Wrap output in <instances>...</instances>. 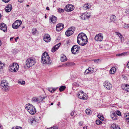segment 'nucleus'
Returning a JSON list of instances; mask_svg holds the SVG:
<instances>
[{
	"label": "nucleus",
	"mask_w": 129,
	"mask_h": 129,
	"mask_svg": "<svg viewBox=\"0 0 129 129\" xmlns=\"http://www.w3.org/2000/svg\"><path fill=\"white\" fill-rule=\"evenodd\" d=\"M88 39L86 34L81 33L79 34L77 36V42L80 45L83 46L87 43Z\"/></svg>",
	"instance_id": "f257e3e1"
},
{
	"label": "nucleus",
	"mask_w": 129,
	"mask_h": 129,
	"mask_svg": "<svg viewBox=\"0 0 129 129\" xmlns=\"http://www.w3.org/2000/svg\"><path fill=\"white\" fill-rule=\"evenodd\" d=\"M19 37H16V39H15V40L16 42H17V39H19Z\"/></svg>",
	"instance_id": "e2e57ef3"
},
{
	"label": "nucleus",
	"mask_w": 129,
	"mask_h": 129,
	"mask_svg": "<svg viewBox=\"0 0 129 129\" xmlns=\"http://www.w3.org/2000/svg\"><path fill=\"white\" fill-rule=\"evenodd\" d=\"M93 72V71L90 68H89L88 69H87L85 72V73L86 74H91Z\"/></svg>",
	"instance_id": "bb28decb"
},
{
	"label": "nucleus",
	"mask_w": 129,
	"mask_h": 129,
	"mask_svg": "<svg viewBox=\"0 0 129 129\" xmlns=\"http://www.w3.org/2000/svg\"><path fill=\"white\" fill-rule=\"evenodd\" d=\"M116 34L119 37L121 35L120 33H116Z\"/></svg>",
	"instance_id": "4d7b16f0"
},
{
	"label": "nucleus",
	"mask_w": 129,
	"mask_h": 129,
	"mask_svg": "<svg viewBox=\"0 0 129 129\" xmlns=\"http://www.w3.org/2000/svg\"><path fill=\"white\" fill-rule=\"evenodd\" d=\"M91 6L88 4H85L83 6V8L84 10H86L91 8Z\"/></svg>",
	"instance_id": "393cba45"
},
{
	"label": "nucleus",
	"mask_w": 129,
	"mask_h": 129,
	"mask_svg": "<svg viewBox=\"0 0 129 129\" xmlns=\"http://www.w3.org/2000/svg\"><path fill=\"white\" fill-rule=\"evenodd\" d=\"M25 108L27 111L31 114H34L36 112V110L34 107L29 104L26 105Z\"/></svg>",
	"instance_id": "20e7f679"
},
{
	"label": "nucleus",
	"mask_w": 129,
	"mask_h": 129,
	"mask_svg": "<svg viewBox=\"0 0 129 129\" xmlns=\"http://www.w3.org/2000/svg\"><path fill=\"white\" fill-rule=\"evenodd\" d=\"M116 17L114 15H112L110 17V20L111 22H114L116 20Z\"/></svg>",
	"instance_id": "a878e982"
},
{
	"label": "nucleus",
	"mask_w": 129,
	"mask_h": 129,
	"mask_svg": "<svg viewBox=\"0 0 129 129\" xmlns=\"http://www.w3.org/2000/svg\"><path fill=\"white\" fill-rule=\"evenodd\" d=\"M8 84V82L6 80H3L1 81V85L3 87L2 89L3 90L6 91L9 90V87Z\"/></svg>",
	"instance_id": "423d86ee"
},
{
	"label": "nucleus",
	"mask_w": 129,
	"mask_h": 129,
	"mask_svg": "<svg viewBox=\"0 0 129 129\" xmlns=\"http://www.w3.org/2000/svg\"><path fill=\"white\" fill-rule=\"evenodd\" d=\"M116 114L117 115L119 116H121V113L120 111L119 110L116 111Z\"/></svg>",
	"instance_id": "58836bf2"
},
{
	"label": "nucleus",
	"mask_w": 129,
	"mask_h": 129,
	"mask_svg": "<svg viewBox=\"0 0 129 129\" xmlns=\"http://www.w3.org/2000/svg\"><path fill=\"white\" fill-rule=\"evenodd\" d=\"M91 110L90 109H87L86 110L85 112L88 115H90L91 114Z\"/></svg>",
	"instance_id": "2f4dec72"
},
{
	"label": "nucleus",
	"mask_w": 129,
	"mask_h": 129,
	"mask_svg": "<svg viewBox=\"0 0 129 129\" xmlns=\"http://www.w3.org/2000/svg\"><path fill=\"white\" fill-rule=\"evenodd\" d=\"M41 62L43 64L49 65H51L52 64L49 55L47 52H45L43 54Z\"/></svg>",
	"instance_id": "f03ea898"
},
{
	"label": "nucleus",
	"mask_w": 129,
	"mask_h": 129,
	"mask_svg": "<svg viewBox=\"0 0 129 129\" xmlns=\"http://www.w3.org/2000/svg\"><path fill=\"white\" fill-rule=\"evenodd\" d=\"M64 11V9H62L59 8L58 9V12L60 13H61L62 12H63Z\"/></svg>",
	"instance_id": "a19ab883"
},
{
	"label": "nucleus",
	"mask_w": 129,
	"mask_h": 129,
	"mask_svg": "<svg viewBox=\"0 0 129 129\" xmlns=\"http://www.w3.org/2000/svg\"><path fill=\"white\" fill-rule=\"evenodd\" d=\"M12 129H22V128L21 126H16L13 127Z\"/></svg>",
	"instance_id": "f704fd0d"
},
{
	"label": "nucleus",
	"mask_w": 129,
	"mask_h": 129,
	"mask_svg": "<svg viewBox=\"0 0 129 129\" xmlns=\"http://www.w3.org/2000/svg\"><path fill=\"white\" fill-rule=\"evenodd\" d=\"M48 90L51 92H52V90L51 88H48Z\"/></svg>",
	"instance_id": "864d4df0"
},
{
	"label": "nucleus",
	"mask_w": 129,
	"mask_h": 129,
	"mask_svg": "<svg viewBox=\"0 0 129 129\" xmlns=\"http://www.w3.org/2000/svg\"><path fill=\"white\" fill-rule=\"evenodd\" d=\"M13 37H12V38H10V41H11V40H12V39H13Z\"/></svg>",
	"instance_id": "338daca9"
},
{
	"label": "nucleus",
	"mask_w": 129,
	"mask_h": 129,
	"mask_svg": "<svg viewBox=\"0 0 129 129\" xmlns=\"http://www.w3.org/2000/svg\"><path fill=\"white\" fill-rule=\"evenodd\" d=\"M2 44V43L1 41L0 40V47L1 46Z\"/></svg>",
	"instance_id": "69168bd1"
},
{
	"label": "nucleus",
	"mask_w": 129,
	"mask_h": 129,
	"mask_svg": "<svg viewBox=\"0 0 129 129\" xmlns=\"http://www.w3.org/2000/svg\"><path fill=\"white\" fill-rule=\"evenodd\" d=\"M97 117L102 120H104V117L103 115H97Z\"/></svg>",
	"instance_id": "72a5a7b5"
},
{
	"label": "nucleus",
	"mask_w": 129,
	"mask_h": 129,
	"mask_svg": "<svg viewBox=\"0 0 129 129\" xmlns=\"http://www.w3.org/2000/svg\"><path fill=\"white\" fill-rule=\"evenodd\" d=\"M36 122V120L34 119H32L31 120L30 122L31 124L33 123H35Z\"/></svg>",
	"instance_id": "37998d69"
},
{
	"label": "nucleus",
	"mask_w": 129,
	"mask_h": 129,
	"mask_svg": "<svg viewBox=\"0 0 129 129\" xmlns=\"http://www.w3.org/2000/svg\"><path fill=\"white\" fill-rule=\"evenodd\" d=\"M43 39L46 42L48 43L50 42L51 40V38L50 35L48 34L45 35L44 36Z\"/></svg>",
	"instance_id": "4468645a"
},
{
	"label": "nucleus",
	"mask_w": 129,
	"mask_h": 129,
	"mask_svg": "<svg viewBox=\"0 0 129 129\" xmlns=\"http://www.w3.org/2000/svg\"><path fill=\"white\" fill-rule=\"evenodd\" d=\"M32 101L34 102H37V103H40L41 102V100L40 98V96L38 98L34 97L32 98Z\"/></svg>",
	"instance_id": "6ab92c4d"
},
{
	"label": "nucleus",
	"mask_w": 129,
	"mask_h": 129,
	"mask_svg": "<svg viewBox=\"0 0 129 129\" xmlns=\"http://www.w3.org/2000/svg\"><path fill=\"white\" fill-rule=\"evenodd\" d=\"M75 112L74 111H72L71 113V116H73L74 115Z\"/></svg>",
	"instance_id": "5fc2aeb1"
},
{
	"label": "nucleus",
	"mask_w": 129,
	"mask_h": 129,
	"mask_svg": "<svg viewBox=\"0 0 129 129\" xmlns=\"http://www.w3.org/2000/svg\"><path fill=\"white\" fill-rule=\"evenodd\" d=\"M127 67L129 69V61L128 62L127 64Z\"/></svg>",
	"instance_id": "680f3d73"
},
{
	"label": "nucleus",
	"mask_w": 129,
	"mask_h": 129,
	"mask_svg": "<svg viewBox=\"0 0 129 129\" xmlns=\"http://www.w3.org/2000/svg\"><path fill=\"white\" fill-rule=\"evenodd\" d=\"M46 97V96L45 97L44 96L43 97H41V96H40V98L41 99V102L42 101H43L44 99Z\"/></svg>",
	"instance_id": "de8ad7c7"
},
{
	"label": "nucleus",
	"mask_w": 129,
	"mask_h": 129,
	"mask_svg": "<svg viewBox=\"0 0 129 129\" xmlns=\"http://www.w3.org/2000/svg\"><path fill=\"white\" fill-rule=\"evenodd\" d=\"M128 53H129V52H125L117 54H116V56L119 57L127 55Z\"/></svg>",
	"instance_id": "4be33fe9"
},
{
	"label": "nucleus",
	"mask_w": 129,
	"mask_h": 129,
	"mask_svg": "<svg viewBox=\"0 0 129 129\" xmlns=\"http://www.w3.org/2000/svg\"><path fill=\"white\" fill-rule=\"evenodd\" d=\"M116 68L114 67H112L110 71V73L111 74L115 73L116 72Z\"/></svg>",
	"instance_id": "cd10ccee"
},
{
	"label": "nucleus",
	"mask_w": 129,
	"mask_h": 129,
	"mask_svg": "<svg viewBox=\"0 0 129 129\" xmlns=\"http://www.w3.org/2000/svg\"><path fill=\"white\" fill-rule=\"evenodd\" d=\"M83 123V122L80 121L79 122V124L80 126H81L82 125Z\"/></svg>",
	"instance_id": "3c124183"
},
{
	"label": "nucleus",
	"mask_w": 129,
	"mask_h": 129,
	"mask_svg": "<svg viewBox=\"0 0 129 129\" xmlns=\"http://www.w3.org/2000/svg\"><path fill=\"white\" fill-rule=\"evenodd\" d=\"M119 37L120 38V39H121V41H122V40H123V37L121 35Z\"/></svg>",
	"instance_id": "8fccbe9b"
},
{
	"label": "nucleus",
	"mask_w": 129,
	"mask_h": 129,
	"mask_svg": "<svg viewBox=\"0 0 129 129\" xmlns=\"http://www.w3.org/2000/svg\"><path fill=\"white\" fill-rule=\"evenodd\" d=\"M36 59L30 57L27 59L25 62V64L28 68L34 66L36 62Z\"/></svg>",
	"instance_id": "39448f33"
},
{
	"label": "nucleus",
	"mask_w": 129,
	"mask_h": 129,
	"mask_svg": "<svg viewBox=\"0 0 129 129\" xmlns=\"http://www.w3.org/2000/svg\"><path fill=\"white\" fill-rule=\"evenodd\" d=\"M46 9L47 10H50V9L49 7H47L46 8Z\"/></svg>",
	"instance_id": "0e129e2a"
},
{
	"label": "nucleus",
	"mask_w": 129,
	"mask_h": 129,
	"mask_svg": "<svg viewBox=\"0 0 129 129\" xmlns=\"http://www.w3.org/2000/svg\"><path fill=\"white\" fill-rule=\"evenodd\" d=\"M47 129H58V127L57 126H54L51 128H50Z\"/></svg>",
	"instance_id": "49530a36"
},
{
	"label": "nucleus",
	"mask_w": 129,
	"mask_h": 129,
	"mask_svg": "<svg viewBox=\"0 0 129 129\" xmlns=\"http://www.w3.org/2000/svg\"><path fill=\"white\" fill-rule=\"evenodd\" d=\"M103 38V34L102 33H100L95 35L94 39L96 41L101 42L102 41Z\"/></svg>",
	"instance_id": "6e6552de"
},
{
	"label": "nucleus",
	"mask_w": 129,
	"mask_h": 129,
	"mask_svg": "<svg viewBox=\"0 0 129 129\" xmlns=\"http://www.w3.org/2000/svg\"><path fill=\"white\" fill-rule=\"evenodd\" d=\"M125 12L126 14L129 15V9H126L125 10Z\"/></svg>",
	"instance_id": "ea45409f"
},
{
	"label": "nucleus",
	"mask_w": 129,
	"mask_h": 129,
	"mask_svg": "<svg viewBox=\"0 0 129 129\" xmlns=\"http://www.w3.org/2000/svg\"><path fill=\"white\" fill-rule=\"evenodd\" d=\"M12 9V6L11 5L7 6L6 8L5 11L7 12H10Z\"/></svg>",
	"instance_id": "412c9836"
},
{
	"label": "nucleus",
	"mask_w": 129,
	"mask_h": 129,
	"mask_svg": "<svg viewBox=\"0 0 129 129\" xmlns=\"http://www.w3.org/2000/svg\"><path fill=\"white\" fill-rule=\"evenodd\" d=\"M63 24L60 23L57 24L56 27V30L57 31L61 30L63 28Z\"/></svg>",
	"instance_id": "dca6fc26"
},
{
	"label": "nucleus",
	"mask_w": 129,
	"mask_h": 129,
	"mask_svg": "<svg viewBox=\"0 0 129 129\" xmlns=\"http://www.w3.org/2000/svg\"><path fill=\"white\" fill-rule=\"evenodd\" d=\"M74 8V6L72 5H68L64 8L65 10L67 12H70L73 11Z\"/></svg>",
	"instance_id": "ddd939ff"
},
{
	"label": "nucleus",
	"mask_w": 129,
	"mask_h": 129,
	"mask_svg": "<svg viewBox=\"0 0 129 129\" xmlns=\"http://www.w3.org/2000/svg\"><path fill=\"white\" fill-rule=\"evenodd\" d=\"M124 117L126 119V118H129V113L125 114Z\"/></svg>",
	"instance_id": "a18cd8bd"
},
{
	"label": "nucleus",
	"mask_w": 129,
	"mask_h": 129,
	"mask_svg": "<svg viewBox=\"0 0 129 129\" xmlns=\"http://www.w3.org/2000/svg\"><path fill=\"white\" fill-rule=\"evenodd\" d=\"M0 29L3 30L4 32L7 31V28L6 25L4 23H2L0 25Z\"/></svg>",
	"instance_id": "2eb2a0df"
},
{
	"label": "nucleus",
	"mask_w": 129,
	"mask_h": 129,
	"mask_svg": "<svg viewBox=\"0 0 129 129\" xmlns=\"http://www.w3.org/2000/svg\"><path fill=\"white\" fill-rule=\"evenodd\" d=\"M101 60V59H98L93 60L94 62L96 63H98L99 62H100Z\"/></svg>",
	"instance_id": "c9c22d12"
},
{
	"label": "nucleus",
	"mask_w": 129,
	"mask_h": 129,
	"mask_svg": "<svg viewBox=\"0 0 129 129\" xmlns=\"http://www.w3.org/2000/svg\"><path fill=\"white\" fill-rule=\"evenodd\" d=\"M124 28H129V25L127 24H125L124 26Z\"/></svg>",
	"instance_id": "c03bdc74"
},
{
	"label": "nucleus",
	"mask_w": 129,
	"mask_h": 129,
	"mask_svg": "<svg viewBox=\"0 0 129 129\" xmlns=\"http://www.w3.org/2000/svg\"><path fill=\"white\" fill-rule=\"evenodd\" d=\"M11 0H2V1L6 3H7L9 2Z\"/></svg>",
	"instance_id": "09e8293b"
},
{
	"label": "nucleus",
	"mask_w": 129,
	"mask_h": 129,
	"mask_svg": "<svg viewBox=\"0 0 129 129\" xmlns=\"http://www.w3.org/2000/svg\"><path fill=\"white\" fill-rule=\"evenodd\" d=\"M103 85L104 87L108 90L110 89L112 87V85L107 81H105L103 83Z\"/></svg>",
	"instance_id": "9d476101"
},
{
	"label": "nucleus",
	"mask_w": 129,
	"mask_h": 129,
	"mask_svg": "<svg viewBox=\"0 0 129 129\" xmlns=\"http://www.w3.org/2000/svg\"><path fill=\"white\" fill-rule=\"evenodd\" d=\"M18 83L19 84L24 85L25 84V82L22 80H19L18 81Z\"/></svg>",
	"instance_id": "7c9ffc66"
},
{
	"label": "nucleus",
	"mask_w": 129,
	"mask_h": 129,
	"mask_svg": "<svg viewBox=\"0 0 129 129\" xmlns=\"http://www.w3.org/2000/svg\"><path fill=\"white\" fill-rule=\"evenodd\" d=\"M0 129H3V126L0 124Z\"/></svg>",
	"instance_id": "052dcab7"
},
{
	"label": "nucleus",
	"mask_w": 129,
	"mask_h": 129,
	"mask_svg": "<svg viewBox=\"0 0 129 129\" xmlns=\"http://www.w3.org/2000/svg\"><path fill=\"white\" fill-rule=\"evenodd\" d=\"M90 16V15H88V13H86L83 14V15H81V18H83V19L85 20L86 18H89Z\"/></svg>",
	"instance_id": "5701e85b"
},
{
	"label": "nucleus",
	"mask_w": 129,
	"mask_h": 129,
	"mask_svg": "<svg viewBox=\"0 0 129 129\" xmlns=\"http://www.w3.org/2000/svg\"><path fill=\"white\" fill-rule=\"evenodd\" d=\"M122 89L125 91L129 92V85L126 84L123 85L122 86Z\"/></svg>",
	"instance_id": "aec40b11"
},
{
	"label": "nucleus",
	"mask_w": 129,
	"mask_h": 129,
	"mask_svg": "<svg viewBox=\"0 0 129 129\" xmlns=\"http://www.w3.org/2000/svg\"><path fill=\"white\" fill-rule=\"evenodd\" d=\"M96 124L98 125L101 124L102 123V122L100 120H96Z\"/></svg>",
	"instance_id": "4c0bfd02"
},
{
	"label": "nucleus",
	"mask_w": 129,
	"mask_h": 129,
	"mask_svg": "<svg viewBox=\"0 0 129 129\" xmlns=\"http://www.w3.org/2000/svg\"><path fill=\"white\" fill-rule=\"evenodd\" d=\"M32 32L33 34H35L37 32V29L35 28H33L32 29Z\"/></svg>",
	"instance_id": "e433bc0d"
},
{
	"label": "nucleus",
	"mask_w": 129,
	"mask_h": 129,
	"mask_svg": "<svg viewBox=\"0 0 129 129\" xmlns=\"http://www.w3.org/2000/svg\"><path fill=\"white\" fill-rule=\"evenodd\" d=\"M111 117L112 119L113 120H115L117 119V118L116 115L115 114V113L114 112H113L112 114L111 115Z\"/></svg>",
	"instance_id": "c756f323"
},
{
	"label": "nucleus",
	"mask_w": 129,
	"mask_h": 129,
	"mask_svg": "<svg viewBox=\"0 0 129 129\" xmlns=\"http://www.w3.org/2000/svg\"><path fill=\"white\" fill-rule=\"evenodd\" d=\"M50 20L53 23H55L57 21V18L53 16H52L50 18Z\"/></svg>",
	"instance_id": "a211bd4d"
},
{
	"label": "nucleus",
	"mask_w": 129,
	"mask_h": 129,
	"mask_svg": "<svg viewBox=\"0 0 129 129\" xmlns=\"http://www.w3.org/2000/svg\"><path fill=\"white\" fill-rule=\"evenodd\" d=\"M22 23V21L20 20L16 21L12 24V27L14 29H17L21 25Z\"/></svg>",
	"instance_id": "1a4fd4ad"
},
{
	"label": "nucleus",
	"mask_w": 129,
	"mask_h": 129,
	"mask_svg": "<svg viewBox=\"0 0 129 129\" xmlns=\"http://www.w3.org/2000/svg\"><path fill=\"white\" fill-rule=\"evenodd\" d=\"M88 126H85L83 127V129H87V127Z\"/></svg>",
	"instance_id": "13d9d810"
},
{
	"label": "nucleus",
	"mask_w": 129,
	"mask_h": 129,
	"mask_svg": "<svg viewBox=\"0 0 129 129\" xmlns=\"http://www.w3.org/2000/svg\"><path fill=\"white\" fill-rule=\"evenodd\" d=\"M75 30V28L73 27H70L66 32L65 34L68 36H69L73 34Z\"/></svg>",
	"instance_id": "9b49d317"
},
{
	"label": "nucleus",
	"mask_w": 129,
	"mask_h": 129,
	"mask_svg": "<svg viewBox=\"0 0 129 129\" xmlns=\"http://www.w3.org/2000/svg\"><path fill=\"white\" fill-rule=\"evenodd\" d=\"M57 88H52V92H54L55 91Z\"/></svg>",
	"instance_id": "603ef678"
},
{
	"label": "nucleus",
	"mask_w": 129,
	"mask_h": 129,
	"mask_svg": "<svg viewBox=\"0 0 129 129\" xmlns=\"http://www.w3.org/2000/svg\"><path fill=\"white\" fill-rule=\"evenodd\" d=\"M66 88L65 86H61L59 88V90L61 92L64 90Z\"/></svg>",
	"instance_id": "473e14b6"
},
{
	"label": "nucleus",
	"mask_w": 129,
	"mask_h": 129,
	"mask_svg": "<svg viewBox=\"0 0 129 129\" xmlns=\"http://www.w3.org/2000/svg\"><path fill=\"white\" fill-rule=\"evenodd\" d=\"M19 69L18 64L16 63H12L10 64L9 68V71L12 73L17 72Z\"/></svg>",
	"instance_id": "7ed1b4c3"
},
{
	"label": "nucleus",
	"mask_w": 129,
	"mask_h": 129,
	"mask_svg": "<svg viewBox=\"0 0 129 129\" xmlns=\"http://www.w3.org/2000/svg\"><path fill=\"white\" fill-rule=\"evenodd\" d=\"M78 98L81 99L86 100L88 98V96L82 91H80L77 93Z\"/></svg>",
	"instance_id": "0eeeda50"
},
{
	"label": "nucleus",
	"mask_w": 129,
	"mask_h": 129,
	"mask_svg": "<svg viewBox=\"0 0 129 129\" xmlns=\"http://www.w3.org/2000/svg\"><path fill=\"white\" fill-rule=\"evenodd\" d=\"M79 46L76 45L73 46L71 48V51L72 53L74 54L77 53L79 51Z\"/></svg>",
	"instance_id": "f8f14e48"
},
{
	"label": "nucleus",
	"mask_w": 129,
	"mask_h": 129,
	"mask_svg": "<svg viewBox=\"0 0 129 129\" xmlns=\"http://www.w3.org/2000/svg\"><path fill=\"white\" fill-rule=\"evenodd\" d=\"M60 104V103L59 102H58V104H57V105H58V106H59Z\"/></svg>",
	"instance_id": "774afa93"
},
{
	"label": "nucleus",
	"mask_w": 129,
	"mask_h": 129,
	"mask_svg": "<svg viewBox=\"0 0 129 129\" xmlns=\"http://www.w3.org/2000/svg\"><path fill=\"white\" fill-rule=\"evenodd\" d=\"M60 60L61 61L64 62L67 60V58L65 55H63L61 56Z\"/></svg>",
	"instance_id": "c85d7f7f"
},
{
	"label": "nucleus",
	"mask_w": 129,
	"mask_h": 129,
	"mask_svg": "<svg viewBox=\"0 0 129 129\" xmlns=\"http://www.w3.org/2000/svg\"><path fill=\"white\" fill-rule=\"evenodd\" d=\"M4 66V64L0 61V69H2Z\"/></svg>",
	"instance_id": "79ce46f5"
},
{
	"label": "nucleus",
	"mask_w": 129,
	"mask_h": 129,
	"mask_svg": "<svg viewBox=\"0 0 129 129\" xmlns=\"http://www.w3.org/2000/svg\"><path fill=\"white\" fill-rule=\"evenodd\" d=\"M61 44V43H59L58 44H56L51 49V51L52 52H54L55 51L57 50L59 48Z\"/></svg>",
	"instance_id": "f3484780"
},
{
	"label": "nucleus",
	"mask_w": 129,
	"mask_h": 129,
	"mask_svg": "<svg viewBox=\"0 0 129 129\" xmlns=\"http://www.w3.org/2000/svg\"><path fill=\"white\" fill-rule=\"evenodd\" d=\"M126 122L129 124V118H126Z\"/></svg>",
	"instance_id": "6e6d98bb"
},
{
	"label": "nucleus",
	"mask_w": 129,
	"mask_h": 129,
	"mask_svg": "<svg viewBox=\"0 0 129 129\" xmlns=\"http://www.w3.org/2000/svg\"><path fill=\"white\" fill-rule=\"evenodd\" d=\"M18 1L20 3H22L23 2V0H18Z\"/></svg>",
	"instance_id": "bf43d9fd"
},
{
	"label": "nucleus",
	"mask_w": 129,
	"mask_h": 129,
	"mask_svg": "<svg viewBox=\"0 0 129 129\" xmlns=\"http://www.w3.org/2000/svg\"><path fill=\"white\" fill-rule=\"evenodd\" d=\"M111 128L112 129H120L118 125L114 123L111 125Z\"/></svg>",
	"instance_id": "b1692460"
}]
</instances>
